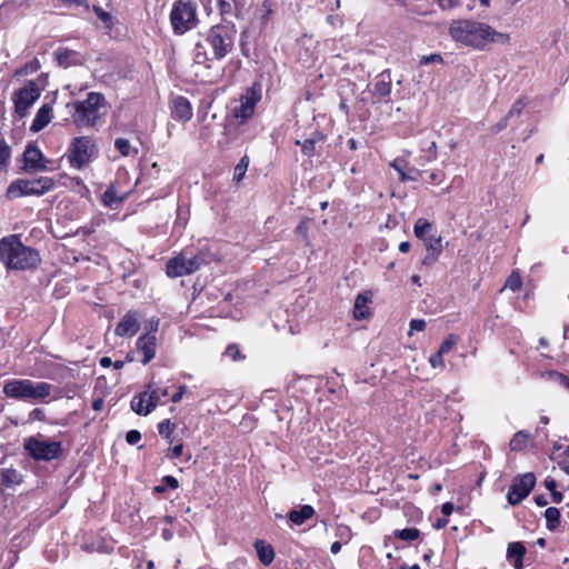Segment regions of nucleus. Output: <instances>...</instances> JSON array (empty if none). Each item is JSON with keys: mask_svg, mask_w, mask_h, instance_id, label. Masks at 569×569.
I'll list each match as a JSON object with an SVG mask.
<instances>
[{"mask_svg": "<svg viewBox=\"0 0 569 569\" xmlns=\"http://www.w3.org/2000/svg\"><path fill=\"white\" fill-rule=\"evenodd\" d=\"M422 244L426 249V254L421 260V264L425 267H431L433 266L440 258L443 247H442V238L440 236L438 237H429L426 239H422Z\"/></svg>", "mask_w": 569, "mask_h": 569, "instance_id": "nucleus-16", "label": "nucleus"}, {"mask_svg": "<svg viewBox=\"0 0 569 569\" xmlns=\"http://www.w3.org/2000/svg\"><path fill=\"white\" fill-rule=\"evenodd\" d=\"M526 106L527 99L525 97H520L513 102V104L511 106L510 110L506 116L509 119L512 118L513 116H520Z\"/></svg>", "mask_w": 569, "mask_h": 569, "instance_id": "nucleus-45", "label": "nucleus"}, {"mask_svg": "<svg viewBox=\"0 0 569 569\" xmlns=\"http://www.w3.org/2000/svg\"><path fill=\"white\" fill-rule=\"evenodd\" d=\"M170 23L174 34H184L198 23L197 3L192 0H174L170 11Z\"/></svg>", "mask_w": 569, "mask_h": 569, "instance_id": "nucleus-5", "label": "nucleus"}, {"mask_svg": "<svg viewBox=\"0 0 569 569\" xmlns=\"http://www.w3.org/2000/svg\"><path fill=\"white\" fill-rule=\"evenodd\" d=\"M403 516L410 522H418L422 518V511L411 501H407L402 507Z\"/></svg>", "mask_w": 569, "mask_h": 569, "instance_id": "nucleus-38", "label": "nucleus"}, {"mask_svg": "<svg viewBox=\"0 0 569 569\" xmlns=\"http://www.w3.org/2000/svg\"><path fill=\"white\" fill-rule=\"evenodd\" d=\"M325 136L321 132L316 131L309 139H306L305 141L297 140L296 144L301 147V151L305 156L311 158L317 152L316 144L322 142Z\"/></svg>", "mask_w": 569, "mask_h": 569, "instance_id": "nucleus-28", "label": "nucleus"}, {"mask_svg": "<svg viewBox=\"0 0 569 569\" xmlns=\"http://www.w3.org/2000/svg\"><path fill=\"white\" fill-rule=\"evenodd\" d=\"M262 10H263V14L261 16V23H267L270 16L272 14V8H271V2L269 0H264L262 2Z\"/></svg>", "mask_w": 569, "mask_h": 569, "instance_id": "nucleus-57", "label": "nucleus"}, {"mask_svg": "<svg viewBox=\"0 0 569 569\" xmlns=\"http://www.w3.org/2000/svg\"><path fill=\"white\" fill-rule=\"evenodd\" d=\"M546 526L549 530H556L560 523V511L555 507H549L545 511Z\"/></svg>", "mask_w": 569, "mask_h": 569, "instance_id": "nucleus-37", "label": "nucleus"}, {"mask_svg": "<svg viewBox=\"0 0 569 569\" xmlns=\"http://www.w3.org/2000/svg\"><path fill=\"white\" fill-rule=\"evenodd\" d=\"M253 547L257 551L258 558L261 563L269 566L274 559V550L270 543L264 540L258 539L254 541Z\"/></svg>", "mask_w": 569, "mask_h": 569, "instance_id": "nucleus-27", "label": "nucleus"}, {"mask_svg": "<svg viewBox=\"0 0 569 569\" xmlns=\"http://www.w3.org/2000/svg\"><path fill=\"white\" fill-rule=\"evenodd\" d=\"M237 29L234 24L219 23L208 29L204 34V41L212 49V58L222 60L226 58L234 47Z\"/></svg>", "mask_w": 569, "mask_h": 569, "instance_id": "nucleus-4", "label": "nucleus"}, {"mask_svg": "<svg viewBox=\"0 0 569 569\" xmlns=\"http://www.w3.org/2000/svg\"><path fill=\"white\" fill-rule=\"evenodd\" d=\"M41 261L40 251L24 244L20 234L13 233L0 239V262L7 270L33 271Z\"/></svg>", "mask_w": 569, "mask_h": 569, "instance_id": "nucleus-2", "label": "nucleus"}, {"mask_svg": "<svg viewBox=\"0 0 569 569\" xmlns=\"http://www.w3.org/2000/svg\"><path fill=\"white\" fill-rule=\"evenodd\" d=\"M161 482L164 485L166 488L169 487L171 489H177L179 486L177 478L173 476H164Z\"/></svg>", "mask_w": 569, "mask_h": 569, "instance_id": "nucleus-60", "label": "nucleus"}, {"mask_svg": "<svg viewBox=\"0 0 569 569\" xmlns=\"http://www.w3.org/2000/svg\"><path fill=\"white\" fill-rule=\"evenodd\" d=\"M29 379H10L3 385V393L6 397L17 400L27 399Z\"/></svg>", "mask_w": 569, "mask_h": 569, "instance_id": "nucleus-19", "label": "nucleus"}, {"mask_svg": "<svg viewBox=\"0 0 569 569\" xmlns=\"http://www.w3.org/2000/svg\"><path fill=\"white\" fill-rule=\"evenodd\" d=\"M509 118L505 116L499 122H497L492 128V133H498L507 128Z\"/></svg>", "mask_w": 569, "mask_h": 569, "instance_id": "nucleus-64", "label": "nucleus"}, {"mask_svg": "<svg viewBox=\"0 0 569 569\" xmlns=\"http://www.w3.org/2000/svg\"><path fill=\"white\" fill-rule=\"evenodd\" d=\"M54 59L60 67L68 68L78 64V53L71 49L59 47L54 51Z\"/></svg>", "mask_w": 569, "mask_h": 569, "instance_id": "nucleus-26", "label": "nucleus"}, {"mask_svg": "<svg viewBox=\"0 0 569 569\" xmlns=\"http://www.w3.org/2000/svg\"><path fill=\"white\" fill-rule=\"evenodd\" d=\"M11 160V147L0 136V171L7 170Z\"/></svg>", "mask_w": 569, "mask_h": 569, "instance_id": "nucleus-36", "label": "nucleus"}, {"mask_svg": "<svg viewBox=\"0 0 569 569\" xmlns=\"http://www.w3.org/2000/svg\"><path fill=\"white\" fill-rule=\"evenodd\" d=\"M41 89L33 80H27L20 89L12 93L13 111L17 118L23 119L29 113V109L40 98Z\"/></svg>", "mask_w": 569, "mask_h": 569, "instance_id": "nucleus-9", "label": "nucleus"}, {"mask_svg": "<svg viewBox=\"0 0 569 569\" xmlns=\"http://www.w3.org/2000/svg\"><path fill=\"white\" fill-rule=\"evenodd\" d=\"M427 178L425 179V182L431 186H438L446 179V173L443 170L435 169L432 171H426Z\"/></svg>", "mask_w": 569, "mask_h": 569, "instance_id": "nucleus-43", "label": "nucleus"}, {"mask_svg": "<svg viewBox=\"0 0 569 569\" xmlns=\"http://www.w3.org/2000/svg\"><path fill=\"white\" fill-rule=\"evenodd\" d=\"M52 119V107L43 103L37 111L34 119L30 126L32 132H39L44 129Z\"/></svg>", "mask_w": 569, "mask_h": 569, "instance_id": "nucleus-21", "label": "nucleus"}, {"mask_svg": "<svg viewBox=\"0 0 569 569\" xmlns=\"http://www.w3.org/2000/svg\"><path fill=\"white\" fill-rule=\"evenodd\" d=\"M370 292L359 293L356 297L355 306H353V317L357 320H362L368 318L371 312L368 307V303L370 302Z\"/></svg>", "mask_w": 569, "mask_h": 569, "instance_id": "nucleus-25", "label": "nucleus"}, {"mask_svg": "<svg viewBox=\"0 0 569 569\" xmlns=\"http://www.w3.org/2000/svg\"><path fill=\"white\" fill-rule=\"evenodd\" d=\"M457 342V337L455 335H449L440 345L439 351L440 353H448Z\"/></svg>", "mask_w": 569, "mask_h": 569, "instance_id": "nucleus-49", "label": "nucleus"}, {"mask_svg": "<svg viewBox=\"0 0 569 569\" xmlns=\"http://www.w3.org/2000/svg\"><path fill=\"white\" fill-rule=\"evenodd\" d=\"M187 392V386L186 385H181L178 390L171 396V401L173 403H178L182 397L184 396V393Z\"/></svg>", "mask_w": 569, "mask_h": 569, "instance_id": "nucleus-62", "label": "nucleus"}, {"mask_svg": "<svg viewBox=\"0 0 569 569\" xmlns=\"http://www.w3.org/2000/svg\"><path fill=\"white\" fill-rule=\"evenodd\" d=\"M140 329V315L136 310H129L114 328V335L121 338H131Z\"/></svg>", "mask_w": 569, "mask_h": 569, "instance_id": "nucleus-14", "label": "nucleus"}, {"mask_svg": "<svg viewBox=\"0 0 569 569\" xmlns=\"http://www.w3.org/2000/svg\"><path fill=\"white\" fill-rule=\"evenodd\" d=\"M23 448L28 455L36 461H52L63 455L61 441L41 440L39 437L31 436L24 439Z\"/></svg>", "mask_w": 569, "mask_h": 569, "instance_id": "nucleus-8", "label": "nucleus"}, {"mask_svg": "<svg viewBox=\"0 0 569 569\" xmlns=\"http://www.w3.org/2000/svg\"><path fill=\"white\" fill-rule=\"evenodd\" d=\"M114 148L122 157H128L131 152L130 142L124 138H117L114 140Z\"/></svg>", "mask_w": 569, "mask_h": 569, "instance_id": "nucleus-46", "label": "nucleus"}, {"mask_svg": "<svg viewBox=\"0 0 569 569\" xmlns=\"http://www.w3.org/2000/svg\"><path fill=\"white\" fill-rule=\"evenodd\" d=\"M203 47L201 46V43H197L196 44V54H194V61L197 63H202L207 60H210L206 53L204 50H202Z\"/></svg>", "mask_w": 569, "mask_h": 569, "instance_id": "nucleus-56", "label": "nucleus"}, {"mask_svg": "<svg viewBox=\"0 0 569 569\" xmlns=\"http://www.w3.org/2000/svg\"><path fill=\"white\" fill-rule=\"evenodd\" d=\"M315 513L311 506L305 505L298 510H292L289 513V519L297 526L302 525L306 520L310 519Z\"/></svg>", "mask_w": 569, "mask_h": 569, "instance_id": "nucleus-30", "label": "nucleus"}, {"mask_svg": "<svg viewBox=\"0 0 569 569\" xmlns=\"http://www.w3.org/2000/svg\"><path fill=\"white\" fill-rule=\"evenodd\" d=\"M426 328V321L423 319H412L410 321V330L423 331Z\"/></svg>", "mask_w": 569, "mask_h": 569, "instance_id": "nucleus-63", "label": "nucleus"}, {"mask_svg": "<svg viewBox=\"0 0 569 569\" xmlns=\"http://www.w3.org/2000/svg\"><path fill=\"white\" fill-rule=\"evenodd\" d=\"M129 196V192L119 193L113 183H111L101 196V201L107 208H114L122 203Z\"/></svg>", "mask_w": 569, "mask_h": 569, "instance_id": "nucleus-24", "label": "nucleus"}, {"mask_svg": "<svg viewBox=\"0 0 569 569\" xmlns=\"http://www.w3.org/2000/svg\"><path fill=\"white\" fill-rule=\"evenodd\" d=\"M453 511H458V512H461L462 511V508L461 507H456L451 501H447L446 503L442 505L441 507V513L442 516L445 517H449Z\"/></svg>", "mask_w": 569, "mask_h": 569, "instance_id": "nucleus-53", "label": "nucleus"}, {"mask_svg": "<svg viewBox=\"0 0 569 569\" xmlns=\"http://www.w3.org/2000/svg\"><path fill=\"white\" fill-rule=\"evenodd\" d=\"M170 110L172 119L181 122L189 121L193 116L192 106L183 96H176L171 99Z\"/></svg>", "mask_w": 569, "mask_h": 569, "instance_id": "nucleus-17", "label": "nucleus"}, {"mask_svg": "<svg viewBox=\"0 0 569 569\" xmlns=\"http://www.w3.org/2000/svg\"><path fill=\"white\" fill-rule=\"evenodd\" d=\"M449 36L453 41L475 50L485 51L492 43H509L510 36L495 30L488 23L472 20H452L449 26Z\"/></svg>", "mask_w": 569, "mask_h": 569, "instance_id": "nucleus-1", "label": "nucleus"}, {"mask_svg": "<svg viewBox=\"0 0 569 569\" xmlns=\"http://www.w3.org/2000/svg\"><path fill=\"white\" fill-rule=\"evenodd\" d=\"M530 433L526 430H520L513 435L509 442V447L511 451H522L527 448L529 440H530Z\"/></svg>", "mask_w": 569, "mask_h": 569, "instance_id": "nucleus-31", "label": "nucleus"}, {"mask_svg": "<svg viewBox=\"0 0 569 569\" xmlns=\"http://www.w3.org/2000/svg\"><path fill=\"white\" fill-rule=\"evenodd\" d=\"M248 166H249V158L247 156H243L240 161L238 162V164L234 167V172H233V181L236 183H239L247 170H248Z\"/></svg>", "mask_w": 569, "mask_h": 569, "instance_id": "nucleus-42", "label": "nucleus"}, {"mask_svg": "<svg viewBox=\"0 0 569 569\" xmlns=\"http://www.w3.org/2000/svg\"><path fill=\"white\" fill-rule=\"evenodd\" d=\"M533 472H526L513 478L506 498H527L536 486Z\"/></svg>", "mask_w": 569, "mask_h": 569, "instance_id": "nucleus-12", "label": "nucleus"}, {"mask_svg": "<svg viewBox=\"0 0 569 569\" xmlns=\"http://www.w3.org/2000/svg\"><path fill=\"white\" fill-rule=\"evenodd\" d=\"M29 419L32 421H46V412L42 408H34L30 411Z\"/></svg>", "mask_w": 569, "mask_h": 569, "instance_id": "nucleus-59", "label": "nucleus"}, {"mask_svg": "<svg viewBox=\"0 0 569 569\" xmlns=\"http://www.w3.org/2000/svg\"><path fill=\"white\" fill-rule=\"evenodd\" d=\"M41 150L34 143H28L23 152V169L40 171L47 168Z\"/></svg>", "mask_w": 569, "mask_h": 569, "instance_id": "nucleus-15", "label": "nucleus"}, {"mask_svg": "<svg viewBox=\"0 0 569 569\" xmlns=\"http://www.w3.org/2000/svg\"><path fill=\"white\" fill-rule=\"evenodd\" d=\"M141 432L138 431V430H130L127 432L126 435V441L129 443V445H137L140 440H141Z\"/></svg>", "mask_w": 569, "mask_h": 569, "instance_id": "nucleus-55", "label": "nucleus"}, {"mask_svg": "<svg viewBox=\"0 0 569 569\" xmlns=\"http://www.w3.org/2000/svg\"><path fill=\"white\" fill-rule=\"evenodd\" d=\"M97 154L98 146L94 138L90 136L74 137L66 153L70 167L77 170L88 166Z\"/></svg>", "mask_w": 569, "mask_h": 569, "instance_id": "nucleus-6", "label": "nucleus"}, {"mask_svg": "<svg viewBox=\"0 0 569 569\" xmlns=\"http://www.w3.org/2000/svg\"><path fill=\"white\" fill-rule=\"evenodd\" d=\"M158 326V322L156 323ZM157 327L152 328L151 331L140 336L136 341V348L142 353L140 359L142 365H148L154 357L157 350Z\"/></svg>", "mask_w": 569, "mask_h": 569, "instance_id": "nucleus-13", "label": "nucleus"}, {"mask_svg": "<svg viewBox=\"0 0 569 569\" xmlns=\"http://www.w3.org/2000/svg\"><path fill=\"white\" fill-rule=\"evenodd\" d=\"M430 63H443V58L440 53H432L428 56H422L419 60L420 66H427Z\"/></svg>", "mask_w": 569, "mask_h": 569, "instance_id": "nucleus-48", "label": "nucleus"}, {"mask_svg": "<svg viewBox=\"0 0 569 569\" xmlns=\"http://www.w3.org/2000/svg\"><path fill=\"white\" fill-rule=\"evenodd\" d=\"M177 425L174 422H171L170 419H163L158 423V432L161 437L166 438L169 443L173 442V433L176 430Z\"/></svg>", "mask_w": 569, "mask_h": 569, "instance_id": "nucleus-35", "label": "nucleus"}, {"mask_svg": "<svg viewBox=\"0 0 569 569\" xmlns=\"http://www.w3.org/2000/svg\"><path fill=\"white\" fill-rule=\"evenodd\" d=\"M261 99V92L256 87L247 88L244 94L240 98V106L233 108L232 116L240 123L247 122L252 118L256 106Z\"/></svg>", "mask_w": 569, "mask_h": 569, "instance_id": "nucleus-11", "label": "nucleus"}, {"mask_svg": "<svg viewBox=\"0 0 569 569\" xmlns=\"http://www.w3.org/2000/svg\"><path fill=\"white\" fill-rule=\"evenodd\" d=\"M182 452H183V443L182 442H179L177 443L176 446L173 447H170L167 451V457L169 459H177L179 457L182 456Z\"/></svg>", "mask_w": 569, "mask_h": 569, "instance_id": "nucleus-52", "label": "nucleus"}, {"mask_svg": "<svg viewBox=\"0 0 569 569\" xmlns=\"http://www.w3.org/2000/svg\"><path fill=\"white\" fill-rule=\"evenodd\" d=\"M52 386L48 382L40 381L34 382L29 380V387L27 391V399L41 401L51 395Z\"/></svg>", "mask_w": 569, "mask_h": 569, "instance_id": "nucleus-22", "label": "nucleus"}, {"mask_svg": "<svg viewBox=\"0 0 569 569\" xmlns=\"http://www.w3.org/2000/svg\"><path fill=\"white\" fill-rule=\"evenodd\" d=\"M522 288V277L518 269H515L511 271V273L506 279V282L501 289L503 291L505 289H509L512 292H518Z\"/></svg>", "mask_w": 569, "mask_h": 569, "instance_id": "nucleus-33", "label": "nucleus"}, {"mask_svg": "<svg viewBox=\"0 0 569 569\" xmlns=\"http://www.w3.org/2000/svg\"><path fill=\"white\" fill-rule=\"evenodd\" d=\"M425 172L426 171H423V170H419L417 168L408 166V169L405 172V176L411 177L410 179H408V181H418L419 178L422 177V174H425Z\"/></svg>", "mask_w": 569, "mask_h": 569, "instance_id": "nucleus-54", "label": "nucleus"}, {"mask_svg": "<svg viewBox=\"0 0 569 569\" xmlns=\"http://www.w3.org/2000/svg\"><path fill=\"white\" fill-rule=\"evenodd\" d=\"M56 187L51 177L42 176L37 179H17L7 189L8 199H17L26 196H42Z\"/></svg>", "mask_w": 569, "mask_h": 569, "instance_id": "nucleus-7", "label": "nucleus"}, {"mask_svg": "<svg viewBox=\"0 0 569 569\" xmlns=\"http://www.w3.org/2000/svg\"><path fill=\"white\" fill-rule=\"evenodd\" d=\"M130 407L139 416L149 415L157 407V397L142 391L131 399Z\"/></svg>", "mask_w": 569, "mask_h": 569, "instance_id": "nucleus-18", "label": "nucleus"}, {"mask_svg": "<svg viewBox=\"0 0 569 569\" xmlns=\"http://www.w3.org/2000/svg\"><path fill=\"white\" fill-rule=\"evenodd\" d=\"M41 68V63L38 58H33L26 62L22 67L14 71V76L22 77L37 72Z\"/></svg>", "mask_w": 569, "mask_h": 569, "instance_id": "nucleus-40", "label": "nucleus"}, {"mask_svg": "<svg viewBox=\"0 0 569 569\" xmlns=\"http://www.w3.org/2000/svg\"><path fill=\"white\" fill-rule=\"evenodd\" d=\"M21 482V475L12 468L0 470V489L11 488Z\"/></svg>", "mask_w": 569, "mask_h": 569, "instance_id": "nucleus-29", "label": "nucleus"}, {"mask_svg": "<svg viewBox=\"0 0 569 569\" xmlns=\"http://www.w3.org/2000/svg\"><path fill=\"white\" fill-rule=\"evenodd\" d=\"M427 152L425 159L428 162L435 161L438 158V150L436 141H431L427 149H423Z\"/></svg>", "mask_w": 569, "mask_h": 569, "instance_id": "nucleus-51", "label": "nucleus"}, {"mask_svg": "<svg viewBox=\"0 0 569 569\" xmlns=\"http://www.w3.org/2000/svg\"><path fill=\"white\" fill-rule=\"evenodd\" d=\"M311 221L312 219L303 217L295 229V233L306 246L310 244L309 229Z\"/></svg>", "mask_w": 569, "mask_h": 569, "instance_id": "nucleus-34", "label": "nucleus"}, {"mask_svg": "<svg viewBox=\"0 0 569 569\" xmlns=\"http://www.w3.org/2000/svg\"><path fill=\"white\" fill-rule=\"evenodd\" d=\"M545 487L551 492V498H563V495L557 490V481L552 477H547L543 482Z\"/></svg>", "mask_w": 569, "mask_h": 569, "instance_id": "nucleus-47", "label": "nucleus"}, {"mask_svg": "<svg viewBox=\"0 0 569 569\" xmlns=\"http://www.w3.org/2000/svg\"><path fill=\"white\" fill-rule=\"evenodd\" d=\"M392 83L389 76L387 79L383 73L380 74L379 79L375 82L373 89L371 91L372 94V103H381L388 102L391 93Z\"/></svg>", "mask_w": 569, "mask_h": 569, "instance_id": "nucleus-20", "label": "nucleus"}, {"mask_svg": "<svg viewBox=\"0 0 569 569\" xmlns=\"http://www.w3.org/2000/svg\"><path fill=\"white\" fill-rule=\"evenodd\" d=\"M223 355L230 358L232 361H242L246 359V356L241 352L237 343H229Z\"/></svg>", "mask_w": 569, "mask_h": 569, "instance_id": "nucleus-44", "label": "nucleus"}, {"mask_svg": "<svg viewBox=\"0 0 569 569\" xmlns=\"http://www.w3.org/2000/svg\"><path fill=\"white\" fill-rule=\"evenodd\" d=\"M393 536L403 541H413L419 538L420 531L417 528L397 529L393 531Z\"/></svg>", "mask_w": 569, "mask_h": 569, "instance_id": "nucleus-41", "label": "nucleus"}, {"mask_svg": "<svg viewBox=\"0 0 569 569\" xmlns=\"http://www.w3.org/2000/svg\"><path fill=\"white\" fill-rule=\"evenodd\" d=\"M199 256L187 258L184 253H179L170 258L166 263V274L169 278H179L198 271L202 264Z\"/></svg>", "mask_w": 569, "mask_h": 569, "instance_id": "nucleus-10", "label": "nucleus"}, {"mask_svg": "<svg viewBox=\"0 0 569 569\" xmlns=\"http://www.w3.org/2000/svg\"><path fill=\"white\" fill-rule=\"evenodd\" d=\"M389 166L398 172L399 180L401 182H408V179L411 178V177H406L405 176V172L407 171L408 166H409V162L405 158L398 157V158L393 159L389 163Z\"/></svg>", "mask_w": 569, "mask_h": 569, "instance_id": "nucleus-39", "label": "nucleus"}, {"mask_svg": "<svg viewBox=\"0 0 569 569\" xmlns=\"http://www.w3.org/2000/svg\"><path fill=\"white\" fill-rule=\"evenodd\" d=\"M429 361H430L432 368L443 367L445 366L443 353H440V351L438 350L436 353H433L430 357Z\"/></svg>", "mask_w": 569, "mask_h": 569, "instance_id": "nucleus-58", "label": "nucleus"}, {"mask_svg": "<svg viewBox=\"0 0 569 569\" xmlns=\"http://www.w3.org/2000/svg\"><path fill=\"white\" fill-rule=\"evenodd\" d=\"M526 547L522 542H510L507 548V559L512 563L515 569L523 567V557L526 555Z\"/></svg>", "mask_w": 569, "mask_h": 569, "instance_id": "nucleus-23", "label": "nucleus"}, {"mask_svg": "<svg viewBox=\"0 0 569 569\" xmlns=\"http://www.w3.org/2000/svg\"><path fill=\"white\" fill-rule=\"evenodd\" d=\"M431 230H432V223L429 222L426 218L417 219L413 224V234L419 240L432 237L430 234Z\"/></svg>", "mask_w": 569, "mask_h": 569, "instance_id": "nucleus-32", "label": "nucleus"}, {"mask_svg": "<svg viewBox=\"0 0 569 569\" xmlns=\"http://www.w3.org/2000/svg\"><path fill=\"white\" fill-rule=\"evenodd\" d=\"M149 395L157 397V406L159 405L162 397H167L169 395L168 388H156L149 391Z\"/></svg>", "mask_w": 569, "mask_h": 569, "instance_id": "nucleus-61", "label": "nucleus"}, {"mask_svg": "<svg viewBox=\"0 0 569 569\" xmlns=\"http://www.w3.org/2000/svg\"><path fill=\"white\" fill-rule=\"evenodd\" d=\"M93 12L96 13V16L104 23V24H110L111 23V20H112V17L109 12L104 11L101 7L99 6H93L92 8Z\"/></svg>", "mask_w": 569, "mask_h": 569, "instance_id": "nucleus-50", "label": "nucleus"}, {"mask_svg": "<svg viewBox=\"0 0 569 569\" xmlns=\"http://www.w3.org/2000/svg\"><path fill=\"white\" fill-rule=\"evenodd\" d=\"M106 104L107 101L102 93L91 91L84 100L73 101L68 107L72 108V120L78 128H92L101 118L100 109Z\"/></svg>", "mask_w": 569, "mask_h": 569, "instance_id": "nucleus-3", "label": "nucleus"}]
</instances>
